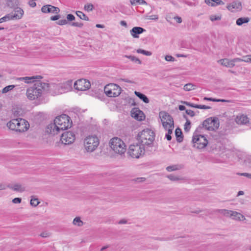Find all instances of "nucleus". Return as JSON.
I'll return each instance as SVG.
<instances>
[{
    "label": "nucleus",
    "instance_id": "1",
    "mask_svg": "<svg viewBox=\"0 0 251 251\" xmlns=\"http://www.w3.org/2000/svg\"><path fill=\"white\" fill-rule=\"evenodd\" d=\"M48 91V83L37 82L26 90V95L28 100H35L36 105H40L48 101L46 97V94Z\"/></svg>",
    "mask_w": 251,
    "mask_h": 251
},
{
    "label": "nucleus",
    "instance_id": "2",
    "mask_svg": "<svg viewBox=\"0 0 251 251\" xmlns=\"http://www.w3.org/2000/svg\"><path fill=\"white\" fill-rule=\"evenodd\" d=\"M72 122L69 116L62 114L57 116L53 123L49 124L47 132L53 135L57 134L61 130H64L71 127Z\"/></svg>",
    "mask_w": 251,
    "mask_h": 251
},
{
    "label": "nucleus",
    "instance_id": "3",
    "mask_svg": "<svg viewBox=\"0 0 251 251\" xmlns=\"http://www.w3.org/2000/svg\"><path fill=\"white\" fill-rule=\"evenodd\" d=\"M6 126L11 130L18 133H23L29 129V124L22 118L13 119L7 123Z\"/></svg>",
    "mask_w": 251,
    "mask_h": 251
},
{
    "label": "nucleus",
    "instance_id": "4",
    "mask_svg": "<svg viewBox=\"0 0 251 251\" xmlns=\"http://www.w3.org/2000/svg\"><path fill=\"white\" fill-rule=\"evenodd\" d=\"M155 133L151 129H144L137 135V139L143 145L150 146L154 140Z\"/></svg>",
    "mask_w": 251,
    "mask_h": 251
},
{
    "label": "nucleus",
    "instance_id": "5",
    "mask_svg": "<svg viewBox=\"0 0 251 251\" xmlns=\"http://www.w3.org/2000/svg\"><path fill=\"white\" fill-rule=\"evenodd\" d=\"M111 149L120 155L124 154L126 151V146L124 142L120 138L115 137L110 139L109 143Z\"/></svg>",
    "mask_w": 251,
    "mask_h": 251
},
{
    "label": "nucleus",
    "instance_id": "6",
    "mask_svg": "<svg viewBox=\"0 0 251 251\" xmlns=\"http://www.w3.org/2000/svg\"><path fill=\"white\" fill-rule=\"evenodd\" d=\"M100 140L96 135H89L84 139V147L88 152L94 151L98 148Z\"/></svg>",
    "mask_w": 251,
    "mask_h": 251
},
{
    "label": "nucleus",
    "instance_id": "7",
    "mask_svg": "<svg viewBox=\"0 0 251 251\" xmlns=\"http://www.w3.org/2000/svg\"><path fill=\"white\" fill-rule=\"evenodd\" d=\"M145 153L144 145L141 143H133L128 149L127 153L133 158H139Z\"/></svg>",
    "mask_w": 251,
    "mask_h": 251
},
{
    "label": "nucleus",
    "instance_id": "8",
    "mask_svg": "<svg viewBox=\"0 0 251 251\" xmlns=\"http://www.w3.org/2000/svg\"><path fill=\"white\" fill-rule=\"evenodd\" d=\"M159 117L164 129L174 128V119L168 113L161 111L159 113Z\"/></svg>",
    "mask_w": 251,
    "mask_h": 251
},
{
    "label": "nucleus",
    "instance_id": "9",
    "mask_svg": "<svg viewBox=\"0 0 251 251\" xmlns=\"http://www.w3.org/2000/svg\"><path fill=\"white\" fill-rule=\"evenodd\" d=\"M104 91L107 97L114 98L118 97L120 95L122 89L117 84L109 83L104 87Z\"/></svg>",
    "mask_w": 251,
    "mask_h": 251
},
{
    "label": "nucleus",
    "instance_id": "10",
    "mask_svg": "<svg viewBox=\"0 0 251 251\" xmlns=\"http://www.w3.org/2000/svg\"><path fill=\"white\" fill-rule=\"evenodd\" d=\"M192 142L194 147L199 149H204L208 144V140L206 137L197 132L193 134Z\"/></svg>",
    "mask_w": 251,
    "mask_h": 251
},
{
    "label": "nucleus",
    "instance_id": "11",
    "mask_svg": "<svg viewBox=\"0 0 251 251\" xmlns=\"http://www.w3.org/2000/svg\"><path fill=\"white\" fill-rule=\"evenodd\" d=\"M202 126L207 130H216L219 126V120L216 118H207L203 122Z\"/></svg>",
    "mask_w": 251,
    "mask_h": 251
},
{
    "label": "nucleus",
    "instance_id": "12",
    "mask_svg": "<svg viewBox=\"0 0 251 251\" xmlns=\"http://www.w3.org/2000/svg\"><path fill=\"white\" fill-rule=\"evenodd\" d=\"M75 140V135L72 131L64 132L61 135L60 140L64 145H70L74 142Z\"/></svg>",
    "mask_w": 251,
    "mask_h": 251
},
{
    "label": "nucleus",
    "instance_id": "13",
    "mask_svg": "<svg viewBox=\"0 0 251 251\" xmlns=\"http://www.w3.org/2000/svg\"><path fill=\"white\" fill-rule=\"evenodd\" d=\"M74 88L78 91H86L91 87L90 82L85 79H80L76 81L74 84Z\"/></svg>",
    "mask_w": 251,
    "mask_h": 251
},
{
    "label": "nucleus",
    "instance_id": "14",
    "mask_svg": "<svg viewBox=\"0 0 251 251\" xmlns=\"http://www.w3.org/2000/svg\"><path fill=\"white\" fill-rule=\"evenodd\" d=\"M226 8L231 12L240 11L242 9V3L239 1H234L229 3Z\"/></svg>",
    "mask_w": 251,
    "mask_h": 251
},
{
    "label": "nucleus",
    "instance_id": "15",
    "mask_svg": "<svg viewBox=\"0 0 251 251\" xmlns=\"http://www.w3.org/2000/svg\"><path fill=\"white\" fill-rule=\"evenodd\" d=\"M41 11L44 13L58 14L60 12V9L57 7L48 4L42 6Z\"/></svg>",
    "mask_w": 251,
    "mask_h": 251
},
{
    "label": "nucleus",
    "instance_id": "16",
    "mask_svg": "<svg viewBox=\"0 0 251 251\" xmlns=\"http://www.w3.org/2000/svg\"><path fill=\"white\" fill-rule=\"evenodd\" d=\"M238 60H240L237 59V58H235L231 60H229L227 58H224L219 60L218 62H220L221 64L224 66L228 68H232L235 65V63L237 62Z\"/></svg>",
    "mask_w": 251,
    "mask_h": 251
},
{
    "label": "nucleus",
    "instance_id": "17",
    "mask_svg": "<svg viewBox=\"0 0 251 251\" xmlns=\"http://www.w3.org/2000/svg\"><path fill=\"white\" fill-rule=\"evenodd\" d=\"M73 80H69L64 83H60V86H57L58 88H61V91L59 92L64 93L72 90Z\"/></svg>",
    "mask_w": 251,
    "mask_h": 251
},
{
    "label": "nucleus",
    "instance_id": "18",
    "mask_svg": "<svg viewBox=\"0 0 251 251\" xmlns=\"http://www.w3.org/2000/svg\"><path fill=\"white\" fill-rule=\"evenodd\" d=\"M234 121L238 125H246L249 123V119L248 116L243 114H239L236 116Z\"/></svg>",
    "mask_w": 251,
    "mask_h": 251
},
{
    "label": "nucleus",
    "instance_id": "19",
    "mask_svg": "<svg viewBox=\"0 0 251 251\" xmlns=\"http://www.w3.org/2000/svg\"><path fill=\"white\" fill-rule=\"evenodd\" d=\"M131 116L135 119L142 121L145 118L144 113L138 108H134L131 112Z\"/></svg>",
    "mask_w": 251,
    "mask_h": 251
},
{
    "label": "nucleus",
    "instance_id": "20",
    "mask_svg": "<svg viewBox=\"0 0 251 251\" xmlns=\"http://www.w3.org/2000/svg\"><path fill=\"white\" fill-rule=\"evenodd\" d=\"M24 14V11L22 9L19 7L15 8L14 12L10 14L11 20L13 19H20L22 18Z\"/></svg>",
    "mask_w": 251,
    "mask_h": 251
},
{
    "label": "nucleus",
    "instance_id": "21",
    "mask_svg": "<svg viewBox=\"0 0 251 251\" xmlns=\"http://www.w3.org/2000/svg\"><path fill=\"white\" fill-rule=\"evenodd\" d=\"M145 31V29L141 27H134L130 30L131 35L134 38H138L139 34L142 33Z\"/></svg>",
    "mask_w": 251,
    "mask_h": 251
},
{
    "label": "nucleus",
    "instance_id": "22",
    "mask_svg": "<svg viewBox=\"0 0 251 251\" xmlns=\"http://www.w3.org/2000/svg\"><path fill=\"white\" fill-rule=\"evenodd\" d=\"M59 86H60V84H53L50 86L49 85V88L50 87V93L53 95L62 94V93L59 92L61 91L62 89L61 88H58V87H57Z\"/></svg>",
    "mask_w": 251,
    "mask_h": 251
},
{
    "label": "nucleus",
    "instance_id": "23",
    "mask_svg": "<svg viewBox=\"0 0 251 251\" xmlns=\"http://www.w3.org/2000/svg\"><path fill=\"white\" fill-rule=\"evenodd\" d=\"M230 217H231L233 219L237 221H243L245 220V217L244 215L240 213L233 211L232 212H231Z\"/></svg>",
    "mask_w": 251,
    "mask_h": 251
},
{
    "label": "nucleus",
    "instance_id": "24",
    "mask_svg": "<svg viewBox=\"0 0 251 251\" xmlns=\"http://www.w3.org/2000/svg\"><path fill=\"white\" fill-rule=\"evenodd\" d=\"M42 77L41 75H35L32 76H25L24 82L26 83L34 82L37 79H41Z\"/></svg>",
    "mask_w": 251,
    "mask_h": 251
},
{
    "label": "nucleus",
    "instance_id": "25",
    "mask_svg": "<svg viewBox=\"0 0 251 251\" xmlns=\"http://www.w3.org/2000/svg\"><path fill=\"white\" fill-rule=\"evenodd\" d=\"M250 21L249 17H242L237 19L236 24L237 25L241 26L244 24H247Z\"/></svg>",
    "mask_w": 251,
    "mask_h": 251
},
{
    "label": "nucleus",
    "instance_id": "26",
    "mask_svg": "<svg viewBox=\"0 0 251 251\" xmlns=\"http://www.w3.org/2000/svg\"><path fill=\"white\" fill-rule=\"evenodd\" d=\"M134 94L140 99L142 100L144 102L146 103L149 102V100L146 95L137 91H135Z\"/></svg>",
    "mask_w": 251,
    "mask_h": 251
},
{
    "label": "nucleus",
    "instance_id": "27",
    "mask_svg": "<svg viewBox=\"0 0 251 251\" xmlns=\"http://www.w3.org/2000/svg\"><path fill=\"white\" fill-rule=\"evenodd\" d=\"M9 187L14 191L19 192H23L25 190V188L19 184H16L12 186H9Z\"/></svg>",
    "mask_w": 251,
    "mask_h": 251
},
{
    "label": "nucleus",
    "instance_id": "28",
    "mask_svg": "<svg viewBox=\"0 0 251 251\" xmlns=\"http://www.w3.org/2000/svg\"><path fill=\"white\" fill-rule=\"evenodd\" d=\"M74 225L78 226H81L83 225V222L81 220L80 218L79 217H75L73 221Z\"/></svg>",
    "mask_w": 251,
    "mask_h": 251
},
{
    "label": "nucleus",
    "instance_id": "29",
    "mask_svg": "<svg viewBox=\"0 0 251 251\" xmlns=\"http://www.w3.org/2000/svg\"><path fill=\"white\" fill-rule=\"evenodd\" d=\"M240 60H238V62H245L247 63H251V55H248L243 57L242 58H237Z\"/></svg>",
    "mask_w": 251,
    "mask_h": 251
},
{
    "label": "nucleus",
    "instance_id": "30",
    "mask_svg": "<svg viewBox=\"0 0 251 251\" xmlns=\"http://www.w3.org/2000/svg\"><path fill=\"white\" fill-rule=\"evenodd\" d=\"M175 134L176 137H177V140L179 142H181L182 141V137L181 136L182 132L180 129L177 128L176 129Z\"/></svg>",
    "mask_w": 251,
    "mask_h": 251
},
{
    "label": "nucleus",
    "instance_id": "31",
    "mask_svg": "<svg viewBox=\"0 0 251 251\" xmlns=\"http://www.w3.org/2000/svg\"><path fill=\"white\" fill-rule=\"evenodd\" d=\"M76 14L80 19L85 21H89V18L81 11H76Z\"/></svg>",
    "mask_w": 251,
    "mask_h": 251
},
{
    "label": "nucleus",
    "instance_id": "32",
    "mask_svg": "<svg viewBox=\"0 0 251 251\" xmlns=\"http://www.w3.org/2000/svg\"><path fill=\"white\" fill-rule=\"evenodd\" d=\"M130 2L132 5H144L147 4V2L144 0H130Z\"/></svg>",
    "mask_w": 251,
    "mask_h": 251
},
{
    "label": "nucleus",
    "instance_id": "33",
    "mask_svg": "<svg viewBox=\"0 0 251 251\" xmlns=\"http://www.w3.org/2000/svg\"><path fill=\"white\" fill-rule=\"evenodd\" d=\"M125 57L127 58H128L129 59H130L131 61H133V62H135L136 63H137L138 64H141V60L136 58V57L134 56H132V55H125Z\"/></svg>",
    "mask_w": 251,
    "mask_h": 251
},
{
    "label": "nucleus",
    "instance_id": "34",
    "mask_svg": "<svg viewBox=\"0 0 251 251\" xmlns=\"http://www.w3.org/2000/svg\"><path fill=\"white\" fill-rule=\"evenodd\" d=\"M195 86L191 83H188L184 85V90L186 91H189L195 89Z\"/></svg>",
    "mask_w": 251,
    "mask_h": 251
},
{
    "label": "nucleus",
    "instance_id": "35",
    "mask_svg": "<svg viewBox=\"0 0 251 251\" xmlns=\"http://www.w3.org/2000/svg\"><path fill=\"white\" fill-rule=\"evenodd\" d=\"M137 52L138 53H141L146 56H151L152 53L151 51L145 50L141 49L137 50Z\"/></svg>",
    "mask_w": 251,
    "mask_h": 251
},
{
    "label": "nucleus",
    "instance_id": "36",
    "mask_svg": "<svg viewBox=\"0 0 251 251\" xmlns=\"http://www.w3.org/2000/svg\"><path fill=\"white\" fill-rule=\"evenodd\" d=\"M166 131H167V133L165 135V137L167 139V140L170 141L172 139L171 134L173 133L174 128L165 129Z\"/></svg>",
    "mask_w": 251,
    "mask_h": 251
},
{
    "label": "nucleus",
    "instance_id": "37",
    "mask_svg": "<svg viewBox=\"0 0 251 251\" xmlns=\"http://www.w3.org/2000/svg\"><path fill=\"white\" fill-rule=\"evenodd\" d=\"M15 87V85H10L7 86L5 87L2 90V93H7L8 91L12 90Z\"/></svg>",
    "mask_w": 251,
    "mask_h": 251
},
{
    "label": "nucleus",
    "instance_id": "38",
    "mask_svg": "<svg viewBox=\"0 0 251 251\" xmlns=\"http://www.w3.org/2000/svg\"><path fill=\"white\" fill-rule=\"evenodd\" d=\"M184 117L186 119V122L184 125V130L186 131H189L191 128V122L185 116Z\"/></svg>",
    "mask_w": 251,
    "mask_h": 251
},
{
    "label": "nucleus",
    "instance_id": "39",
    "mask_svg": "<svg viewBox=\"0 0 251 251\" xmlns=\"http://www.w3.org/2000/svg\"><path fill=\"white\" fill-rule=\"evenodd\" d=\"M39 203L38 200L35 198L34 197H32L30 200V204L34 206H36Z\"/></svg>",
    "mask_w": 251,
    "mask_h": 251
},
{
    "label": "nucleus",
    "instance_id": "40",
    "mask_svg": "<svg viewBox=\"0 0 251 251\" xmlns=\"http://www.w3.org/2000/svg\"><path fill=\"white\" fill-rule=\"evenodd\" d=\"M10 20H11L10 14H7L0 19V23L9 21Z\"/></svg>",
    "mask_w": 251,
    "mask_h": 251
},
{
    "label": "nucleus",
    "instance_id": "41",
    "mask_svg": "<svg viewBox=\"0 0 251 251\" xmlns=\"http://www.w3.org/2000/svg\"><path fill=\"white\" fill-rule=\"evenodd\" d=\"M204 99L208 100H209V101H217V102H219V101H221V102H226V101H227V100H224V99H213V98H204Z\"/></svg>",
    "mask_w": 251,
    "mask_h": 251
},
{
    "label": "nucleus",
    "instance_id": "42",
    "mask_svg": "<svg viewBox=\"0 0 251 251\" xmlns=\"http://www.w3.org/2000/svg\"><path fill=\"white\" fill-rule=\"evenodd\" d=\"M210 19L211 21L220 20L221 19V16L212 15L210 16Z\"/></svg>",
    "mask_w": 251,
    "mask_h": 251
},
{
    "label": "nucleus",
    "instance_id": "43",
    "mask_svg": "<svg viewBox=\"0 0 251 251\" xmlns=\"http://www.w3.org/2000/svg\"><path fill=\"white\" fill-rule=\"evenodd\" d=\"M165 59L168 62H174L176 61L175 58L171 55H167L165 56Z\"/></svg>",
    "mask_w": 251,
    "mask_h": 251
},
{
    "label": "nucleus",
    "instance_id": "44",
    "mask_svg": "<svg viewBox=\"0 0 251 251\" xmlns=\"http://www.w3.org/2000/svg\"><path fill=\"white\" fill-rule=\"evenodd\" d=\"M94 6L92 4H87L84 6V9L87 11H91L93 10Z\"/></svg>",
    "mask_w": 251,
    "mask_h": 251
},
{
    "label": "nucleus",
    "instance_id": "45",
    "mask_svg": "<svg viewBox=\"0 0 251 251\" xmlns=\"http://www.w3.org/2000/svg\"><path fill=\"white\" fill-rule=\"evenodd\" d=\"M233 211L231 210H228L226 209L222 210V213L223 214L227 217H230L231 215V212H232Z\"/></svg>",
    "mask_w": 251,
    "mask_h": 251
},
{
    "label": "nucleus",
    "instance_id": "46",
    "mask_svg": "<svg viewBox=\"0 0 251 251\" xmlns=\"http://www.w3.org/2000/svg\"><path fill=\"white\" fill-rule=\"evenodd\" d=\"M205 2L209 6H215L216 5L214 0H205Z\"/></svg>",
    "mask_w": 251,
    "mask_h": 251
},
{
    "label": "nucleus",
    "instance_id": "47",
    "mask_svg": "<svg viewBox=\"0 0 251 251\" xmlns=\"http://www.w3.org/2000/svg\"><path fill=\"white\" fill-rule=\"evenodd\" d=\"M210 107L208 106H206L205 105H199L198 104L196 106V108H199L201 109H210Z\"/></svg>",
    "mask_w": 251,
    "mask_h": 251
},
{
    "label": "nucleus",
    "instance_id": "48",
    "mask_svg": "<svg viewBox=\"0 0 251 251\" xmlns=\"http://www.w3.org/2000/svg\"><path fill=\"white\" fill-rule=\"evenodd\" d=\"M166 170L169 172H171L177 170V167L175 165L170 166L167 167Z\"/></svg>",
    "mask_w": 251,
    "mask_h": 251
},
{
    "label": "nucleus",
    "instance_id": "49",
    "mask_svg": "<svg viewBox=\"0 0 251 251\" xmlns=\"http://www.w3.org/2000/svg\"><path fill=\"white\" fill-rule=\"evenodd\" d=\"M71 25L73 26L81 27L83 26V24L81 23L73 22L71 24Z\"/></svg>",
    "mask_w": 251,
    "mask_h": 251
},
{
    "label": "nucleus",
    "instance_id": "50",
    "mask_svg": "<svg viewBox=\"0 0 251 251\" xmlns=\"http://www.w3.org/2000/svg\"><path fill=\"white\" fill-rule=\"evenodd\" d=\"M186 113L187 114L189 115L191 117H194L195 116V113L194 112L190 109H187L186 110Z\"/></svg>",
    "mask_w": 251,
    "mask_h": 251
},
{
    "label": "nucleus",
    "instance_id": "51",
    "mask_svg": "<svg viewBox=\"0 0 251 251\" xmlns=\"http://www.w3.org/2000/svg\"><path fill=\"white\" fill-rule=\"evenodd\" d=\"M57 24L61 25H65L67 24V21L65 19L60 20L58 21Z\"/></svg>",
    "mask_w": 251,
    "mask_h": 251
},
{
    "label": "nucleus",
    "instance_id": "52",
    "mask_svg": "<svg viewBox=\"0 0 251 251\" xmlns=\"http://www.w3.org/2000/svg\"><path fill=\"white\" fill-rule=\"evenodd\" d=\"M67 19L68 21H72L75 20V17L73 15L69 14L67 15Z\"/></svg>",
    "mask_w": 251,
    "mask_h": 251
},
{
    "label": "nucleus",
    "instance_id": "53",
    "mask_svg": "<svg viewBox=\"0 0 251 251\" xmlns=\"http://www.w3.org/2000/svg\"><path fill=\"white\" fill-rule=\"evenodd\" d=\"M21 198H16L12 200V202L14 203H20L21 202Z\"/></svg>",
    "mask_w": 251,
    "mask_h": 251
},
{
    "label": "nucleus",
    "instance_id": "54",
    "mask_svg": "<svg viewBox=\"0 0 251 251\" xmlns=\"http://www.w3.org/2000/svg\"><path fill=\"white\" fill-rule=\"evenodd\" d=\"M184 103L190 107H194V108H196V106L198 105V104H194V103H190L189 102H185Z\"/></svg>",
    "mask_w": 251,
    "mask_h": 251
},
{
    "label": "nucleus",
    "instance_id": "55",
    "mask_svg": "<svg viewBox=\"0 0 251 251\" xmlns=\"http://www.w3.org/2000/svg\"><path fill=\"white\" fill-rule=\"evenodd\" d=\"M60 17L59 15H56L50 17V20L52 21H56L58 20Z\"/></svg>",
    "mask_w": 251,
    "mask_h": 251
},
{
    "label": "nucleus",
    "instance_id": "56",
    "mask_svg": "<svg viewBox=\"0 0 251 251\" xmlns=\"http://www.w3.org/2000/svg\"><path fill=\"white\" fill-rule=\"evenodd\" d=\"M9 185L7 186L6 185L3 184V183H0V190H4L7 187H9Z\"/></svg>",
    "mask_w": 251,
    "mask_h": 251
},
{
    "label": "nucleus",
    "instance_id": "57",
    "mask_svg": "<svg viewBox=\"0 0 251 251\" xmlns=\"http://www.w3.org/2000/svg\"><path fill=\"white\" fill-rule=\"evenodd\" d=\"M239 175H240V176H246V177H247L248 178H251V174H249V173H244L239 174Z\"/></svg>",
    "mask_w": 251,
    "mask_h": 251
},
{
    "label": "nucleus",
    "instance_id": "58",
    "mask_svg": "<svg viewBox=\"0 0 251 251\" xmlns=\"http://www.w3.org/2000/svg\"><path fill=\"white\" fill-rule=\"evenodd\" d=\"M168 177L171 180H177V178L172 175H169Z\"/></svg>",
    "mask_w": 251,
    "mask_h": 251
},
{
    "label": "nucleus",
    "instance_id": "59",
    "mask_svg": "<svg viewBox=\"0 0 251 251\" xmlns=\"http://www.w3.org/2000/svg\"><path fill=\"white\" fill-rule=\"evenodd\" d=\"M174 19L176 20V22L178 23H181L182 22V19L181 17L176 16L174 18Z\"/></svg>",
    "mask_w": 251,
    "mask_h": 251
},
{
    "label": "nucleus",
    "instance_id": "60",
    "mask_svg": "<svg viewBox=\"0 0 251 251\" xmlns=\"http://www.w3.org/2000/svg\"><path fill=\"white\" fill-rule=\"evenodd\" d=\"M40 236L42 237H47L49 236V234L47 232H43L41 233Z\"/></svg>",
    "mask_w": 251,
    "mask_h": 251
},
{
    "label": "nucleus",
    "instance_id": "61",
    "mask_svg": "<svg viewBox=\"0 0 251 251\" xmlns=\"http://www.w3.org/2000/svg\"><path fill=\"white\" fill-rule=\"evenodd\" d=\"M29 5H30L32 7H34L36 6V2H34V1H31V2H29Z\"/></svg>",
    "mask_w": 251,
    "mask_h": 251
},
{
    "label": "nucleus",
    "instance_id": "62",
    "mask_svg": "<svg viewBox=\"0 0 251 251\" xmlns=\"http://www.w3.org/2000/svg\"><path fill=\"white\" fill-rule=\"evenodd\" d=\"M179 109L180 111L184 110L185 109V107L184 105H180L179 106Z\"/></svg>",
    "mask_w": 251,
    "mask_h": 251
},
{
    "label": "nucleus",
    "instance_id": "63",
    "mask_svg": "<svg viewBox=\"0 0 251 251\" xmlns=\"http://www.w3.org/2000/svg\"><path fill=\"white\" fill-rule=\"evenodd\" d=\"M96 26L97 27V28H103L104 27V25H100V24H97L96 25Z\"/></svg>",
    "mask_w": 251,
    "mask_h": 251
},
{
    "label": "nucleus",
    "instance_id": "64",
    "mask_svg": "<svg viewBox=\"0 0 251 251\" xmlns=\"http://www.w3.org/2000/svg\"><path fill=\"white\" fill-rule=\"evenodd\" d=\"M121 25L126 26L127 25L125 21H122L120 22Z\"/></svg>",
    "mask_w": 251,
    "mask_h": 251
}]
</instances>
